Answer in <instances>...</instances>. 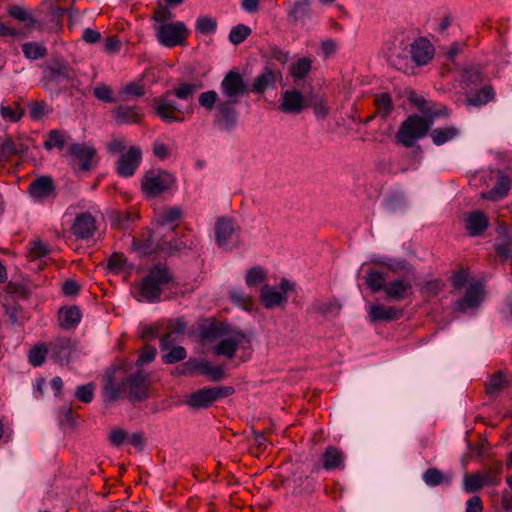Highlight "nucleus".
<instances>
[{
  "label": "nucleus",
  "mask_w": 512,
  "mask_h": 512,
  "mask_svg": "<svg viewBox=\"0 0 512 512\" xmlns=\"http://www.w3.org/2000/svg\"><path fill=\"white\" fill-rule=\"evenodd\" d=\"M28 150V140L23 138L13 140L10 136L0 138V161H8L11 156L24 155Z\"/></svg>",
  "instance_id": "18"
},
{
  "label": "nucleus",
  "mask_w": 512,
  "mask_h": 512,
  "mask_svg": "<svg viewBox=\"0 0 512 512\" xmlns=\"http://www.w3.org/2000/svg\"><path fill=\"white\" fill-rule=\"evenodd\" d=\"M189 31L182 22L161 24L157 27L158 41L166 47L182 44L188 37Z\"/></svg>",
  "instance_id": "9"
},
{
  "label": "nucleus",
  "mask_w": 512,
  "mask_h": 512,
  "mask_svg": "<svg viewBox=\"0 0 512 512\" xmlns=\"http://www.w3.org/2000/svg\"><path fill=\"white\" fill-rule=\"evenodd\" d=\"M311 14L310 1L309 0H294L293 4L290 5L288 15L295 22L309 18Z\"/></svg>",
  "instance_id": "34"
},
{
  "label": "nucleus",
  "mask_w": 512,
  "mask_h": 512,
  "mask_svg": "<svg viewBox=\"0 0 512 512\" xmlns=\"http://www.w3.org/2000/svg\"><path fill=\"white\" fill-rule=\"evenodd\" d=\"M220 91L225 99L239 102L240 96L246 94L248 90L242 75L236 71H230L221 81Z\"/></svg>",
  "instance_id": "10"
},
{
  "label": "nucleus",
  "mask_w": 512,
  "mask_h": 512,
  "mask_svg": "<svg viewBox=\"0 0 512 512\" xmlns=\"http://www.w3.org/2000/svg\"><path fill=\"white\" fill-rule=\"evenodd\" d=\"M375 104L377 106L378 111L383 113L384 116H386L391 110V97L388 94L383 93L376 97Z\"/></svg>",
  "instance_id": "64"
},
{
  "label": "nucleus",
  "mask_w": 512,
  "mask_h": 512,
  "mask_svg": "<svg viewBox=\"0 0 512 512\" xmlns=\"http://www.w3.org/2000/svg\"><path fill=\"white\" fill-rule=\"evenodd\" d=\"M494 98V91L492 87L485 86L481 90L472 92L467 96L466 102L472 106H482L487 104Z\"/></svg>",
  "instance_id": "38"
},
{
  "label": "nucleus",
  "mask_w": 512,
  "mask_h": 512,
  "mask_svg": "<svg viewBox=\"0 0 512 512\" xmlns=\"http://www.w3.org/2000/svg\"><path fill=\"white\" fill-rule=\"evenodd\" d=\"M218 101V94L212 90L201 93L198 98L199 104L208 110L213 109Z\"/></svg>",
  "instance_id": "58"
},
{
  "label": "nucleus",
  "mask_w": 512,
  "mask_h": 512,
  "mask_svg": "<svg viewBox=\"0 0 512 512\" xmlns=\"http://www.w3.org/2000/svg\"><path fill=\"white\" fill-rule=\"evenodd\" d=\"M312 61L308 57H302L291 65L290 73L294 80H302L311 71Z\"/></svg>",
  "instance_id": "41"
},
{
  "label": "nucleus",
  "mask_w": 512,
  "mask_h": 512,
  "mask_svg": "<svg viewBox=\"0 0 512 512\" xmlns=\"http://www.w3.org/2000/svg\"><path fill=\"white\" fill-rule=\"evenodd\" d=\"M156 353L157 351L155 347L145 345L137 358L136 365L140 367L142 365L152 362L156 357Z\"/></svg>",
  "instance_id": "59"
},
{
  "label": "nucleus",
  "mask_w": 512,
  "mask_h": 512,
  "mask_svg": "<svg viewBox=\"0 0 512 512\" xmlns=\"http://www.w3.org/2000/svg\"><path fill=\"white\" fill-rule=\"evenodd\" d=\"M183 215L181 208L170 207L159 213L156 217V223L159 226H166L179 220Z\"/></svg>",
  "instance_id": "42"
},
{
  "label": "nucleus",
  "mask_w": 512,
  "mask_h": 512,
  "mask_svg": "<svg viewBox=\"0 0 512 512\" xmlns=\"http://www.w3.org/2000/svg\"><path fill=\"white\" fill-rule=\"evenodd\" d=\"M95 149L85 144H73L70 147V154L81 161V169L88 170L91 166V159L95 155Z\"/></svg>",
  "instance_id": "29"
},
{
  "label": "nucleus",
  "mask_w": 512,
  "mask_h": 512,
  "mask_svg": "<svg viewBox=\"0 0 512 512\" xmlns=\"http://www.w3.org/2000/svg\"><path fill=\"white\" fill-rule=\"evenodd\" d=\"M162 353V361L166 364H174L186 358L187 353L184 347L174 345L169 350Z\"/></svg>",
  "instance_id": "44"
},
{
  "label": "nucleus",
  "mask_w": 512,
  "mask_h": 512,
  "mask_svg": "<svg viewBox=\"0 0 512 512\" xmlns=\"http://www.w3.org/2000/svg\"><path fill=\"white\" fill-rule=\"evenodd\" d=\"M484 298L483 286L472 280L465 288L464 296L454 302V310L466 312L477 308Z\"/></svg>",
  "instance_id": "13"
},
{
  "label": "nucleus",
  "mask_w": 512,
  "mask_h": 512,
  "mask_svg": "<svg viewBox=\"0 0 512 512\" xmlns=\"http://www.w3.org/2000/svg\"><path fill=\"white\" fill-rule=\"evenodd\" d=\"M505 382H506V380H505V377L502 374V372H497L490 378V380L487 384V392L489 394L496 393L497 391L504 388Z\"/></svg>",
  "instance_id": "62"
},
{
  "label": "nucleus",
  "mask_w": 512,
  "mask_h": 512,
  "mask_svg": "<svg viewBox=\"0 0 512 512\" xmlns=\"http://www.w3.org/2000/svg\"><path fill=\"white\" fill-rule=\"evenodd\" d=\"M46 356L50 358L48 344L35 346L29 352V362L35 367L40 366L43 364Z\"/></svg>",
  "instance_id": "48"
},
{
  "label": "nucleus",
  "mask_w": 512,
  "mask_h": 512,
  "mask_svg": "<svg viewBox=\"0 0 512 512\" xmlns=\"http://www.w3.org/2000/svg\"><path fill=\"white\" fill-rule=\"evenodd\" d=\"M367 312L372 323L397 320L403 315L402 309L396 306H386L381 303L368 305Z\"/></svg>",
  "instance_id": "20"
},
{
  "label": "nucleus",
  "mask_w": 512,
  "mask_h": 512,
  "mask_svg": "<svg viewBox=\"0 0 512 512\" xmlns=\"http://www.w3.org/2000/svg\"><path fill=\"white\" fill-rule=\"evenodd\" d=\"M127 440L128 433L124 429L115 428L111 430L109 435V441L113 446L119 447L123 445Z\"/></svg>",
  "instance_id": "63"
},
{
  "label": "nucleus",
  "mask_w": 512,
  "mask_h": 512,
  "mask_svg": "<svg viewBox=\"0 0 512 512\" xmlns=\"http://www.w3.org/2000/svg\"><path fill=\"white\" fill-rule=\"evenodd\" d=\"M135 249L142 254H151L156 251H162L169 254L180 252L187 247V241L179 238L162 239L156 233H149L147 238L134 240Z\"/></svg>",
  "instance_id": "7"
},
{
  "label": "nucleus",
  "mask_w": 512,
  "mask_h": 512,
  "mask_svg": "<svg viewBox=\"0 0 512 512\" xmlns=\"http://www.w3.org/2000/svg\"><path fill=\"white\" fill-rule=\"evenodd\" d=\"M149 374L138 369L129 374L120 385H115L111 377L104 387L105 396L110 400H116L121 395H126L131 401H141L148 397Z\"/></svg>",
  "instance_id": "2"
},
{
  "label": "nucleus",
  "mask_w": 512,
  "mask_h": 512,
  "mask_svg": "<svg viewBox=\"0 0 512 512\" xmlns=\"http://www.w3.org/2000/svg\"><path fill=\"white\" fill-rule=\"evenodd\" d=\"M142 161V151L138 146H131L119 155L116 172L121 177H131L135 174Z\"/></svg>",
  "instance_id": "11"
},
{
  "label": "nucleus",
  "mask_w": 512,
  "mask_h": 512,
  "mask_svg": "<svg viewBox=\"0 0 512 512\" xmlns=\"http://www.w3.org/2000/svg\"><path fill=\"white\" fill-rule=\"evenodd\" d=\"M237 101L230 99L219 100L217 104V113L214 122L222 129H232L237 121V111L235 106Z\"/></svg>",
  "instance_id": "16"
},
{
  "label": "nucleus",
  "mask_w": 512,
  "mask_h": 512,
  "mask_svg": "<svg viewBox=\"0 0 512 512\" xmlns=\"http://www.w3.org/2000/svg\"><path fill=\"white\" fill-rule=\"evenodd\" d=\"M0 113L4 119L10 120L13 122L20 120L21 117L23 116V110L21 108H19L18 106L13 108L9 105H1Z\"/></svg>",
  "instance_id": "60"
},
{
  "label": "nucleus",
  "mask_w": 512,
  "mask_h": 512,
  "mask_svg": "<svg viewBox=\"0 0 512 512\" xmlns=\"http://www.w3.org/2000/svg\"><path fill=\"white\" fill-rule=\"evenodd\" d=\"M409 53L410 51H408L406 47H403L402 45L395 46L389 49L387 53V59L389 63L396 69L403 72H408L410 69L408 56Z\"/></svg>",
  "instance_id": "26"
},
{
  "label": "nucleus",
  "mask_w": 512,
  "mask_h": 512,
  "mask_svg": "<svg viewBox=\"0 0 512 512\" xmlns=\"http://www.w3.org/2000/svg\"><path fill=\"white\" fill-rule=\"evenodd\" d=\"M276 77L277 76L275 72L266 69L263 73L255 78L252 90L257 93H263L267 89L274 86Z\"/></svg>",
  "instance_id": "37"
},
{
  "label": "nucleus",
  "mask_w": 512,
  "mask_h": 512,
  "mask_svg": "<svg viewBox=\"0 0 512 512\" xmlns=\"http://www.w3.org/2000/svg\"><path fill=\"white\" fill-rule=\"evenodd\" d=\"M422 111L425 119L417 115L409 116L399 128L397 138L406 147L412 146L417 139L425 136L435 118L448 115L446 108H423Z\"/></svg>",
  "instance_id": "3"
},
{
  "label": "nucleus",
  "mask_w": 512,
  "mask_h": 512,
  "mask_svg": "<svg viewBox=\"0 0 512 512\" xmlns=\"http://www.w3.org/2000/svg\"><path fill=\"white\" fill-rule=\"evenodd\" d=\"M8 13L18 21L27 22L28 26H33L36 23L34 17L26 9L20 6H11L8 9Z\"/></svg>",
  "instance_id": "51"
},
{
  "label": "nucleus",
  "mask_w": 512,
  "mask_h": 512,
  "mask_svg": "<svg viewBox=\"0 0 512 512\" xmlns=\"http://www.w3.org/2000/svg\"><path fill=\"white\" fill-rule=\"evenodd\" d=\"M121 100H129L133 97H141L145 94L143 84L139 82H130L123 85L120 89Z\"/></svg>",
  "instance_id": "45"
},
{
  "label": "nucleus",
  "mask_w": 512,
  "mask_h": 512,
  "mask_svg": "<svg viewBox=\"0 0 512 512\" xmlns=\"http://www.w3.org/2000/svg\"><path fill=\"white\" fill-rule=\"evenodd\" d=\"M423 481L428 486H437L445 481V476L437 468H429L423 474Z\"/></svg>",
  "instance_id": "54"
},
{
  "label": "nucleus",
  "mask_w": 512,
  "mask_h": 512,
  "mask_svg": "<svg viewBox=\"0 0 512 512\" xmlns=\"http://www.w3.org/2000/svg\"><path fill=\"white\" fill-rule=\"evenodd\" d=\"M81 319L80 309L76 306L62 309L59 312L60 326L65 329L75 327Z\"/></svg>",
  "instance_id": "33"
},
{
  "label": "nucleus",
  "mask_w": 512,
  "mask_h": 512,
  "mask_svg": "<svg viewBox=\"0 0 512 512\" xmlns=\"http://www.w3.org/2000/svg\"><path fill=\"white\" fill-rule=\"evenodd\" d=\"M196 29L202 34H213L217 29V21L210 16H199L196 20Z\"/></svg>",
  "instance_id": "49"
},
{
  "label": "nucleus",
  "mask_w": 512,
  "mask_h": 512,
  "mask_svg": "<svg viewBox=\"0 0 512 512\" xmlns=\"http://www.w3.org/2000/svg\"><path fill=\"white\" fill-rule=\"evenodd\" d=\"M510 189V180L506 176H501L495 186L486 193H482L481 197L483 199L491 200V201H497L499 199H502L505 197Z\"/></svg>",
  "instance_id": "32"
},
{
  "label": "nucleus",
  "mask_w": 512,
  "mask_h": 512,
  "mask_svg": "<svg viewBox=\"0 0 512 512\" xmlns=\"http://www.w3.org/2000/svg\"><path fill=\"white\" fill-rule=\"evenodd\" d=\"M29 256L32 259H40L49 254L50 248L47 244L43 243L40 240H36L29 243Z\"/></svg>",
  "instance_id": "53"
},
{
  "label": "nucleus",
  "mask_w": 512,
  "mask_h": 512,
  "mask_svg": "<svg viewBox=\"0 0 512 512\" xmlns=\"http://www.w3.org/2000/svg\"><path fill=\"white\" fill-rule=\"evenodd\" d=\"M251 34V29L243 24H239L232 28L229 34L231 43L238 45L242 43Z\"/></svg>",
  "instance_id": "52"
},
{
  "label": "nucleus",
  "mask_w": 512,
  "mask_h": 512,
  "mask_svg": "<svg viewBox=\"0 0 512 512\" xmlns=\"http://www.w3.org/2000/svg\"><path fill=\"white\" fill-rule=\"evenodd\" d=\"M175 177L165 170L151 169L141 179V189L147 198H156L173 189Z\"/></svg>",
  "instance_id": "5"
},
{
  "label": "nucleus",
  "mask_w": 512,
  "mask_h": 512,
  "mask_svg": "<svg viewBox=\"0 0 512 512\" xmlns=\"http://www.w3.org/2000/svg\"><path fill=\"white\" fill-rule=\"evenodd\" d=\"M114 121L119 124H136L141 121L142 112L137 106L118 105L111 111Z\"/></svg>",
  "instance_id": "23"
},
{
  "label": "nucleus",
  "mask_w": 512,
  "mask_h": 512,
  "mask_svg": "<svg viewBox=\"0 0 512 512\" xmlns=\"http://www.w3.org/2000/svg\"><path fill=\"white\" fill-rule=\"evenodd\" d=\"M346 456L342 450L335 446H329L322 454V468L327 471L343 470Z\"/></svg>",
  "instance_id": "24"
},
{
  "label": "nucleus",
  "mask_w": 512,
  "mask_h": 512,
  "mask_svg": "<svg viewBox=\"0 0 512 512\" xmlns=\"http://www.w3.org/2000/svg\"><path fill=\"white\" fill-rule=\"evenodd\" d=\"M308 106L305 96L297 89L282 92L279 109L286 114H300Z\"/></svg>",
  "instance_id": "14"
},
{
  "label": "nucleus",
  "mask_w": 512,
  "mask_h": 512,
  "mask_svg": "<svg viewBox=\"0 0 512 512\" xmlns=\"http://www.w3.org/2000/svg\"><path fill=\"white\" fill-rule=\"evenodd\" d=\"M47 344L50 359L60 364L68 363L77 349V342L68 337L55 338Z\"/></svg>",
  "instance_id": "12"
},
{
  "label": "nucleus",
  "mask_w": 512,
  "mask_h": 512,
  "mask_svg": "<svg viewBox=\"0 0 512 512\" xmlns=\"http://www.w3.org/2000/svg\"><path fill=\"white\" fill-rule=\"evenodd\" d=\"M294 290L295 283L283 278L278 285H263L259 299L266 309L283 308L288 303L289 293Z\"/></svg>",
  "instance_id": "6"
},
{
  "label": "nucleus",
  "mask_w": 512,
  "mask_h": 512,
  "mask_svg": "<svg viewBox=\"0 0 512 512\" xmlns=\"http://www.w3.org/2000/svg\"><path fill=\"white\" fill-rule=\"evenodd\" d=\"M183 329H184V327L180 326L179 328H177L173 331H170V332H167L164 334H160L159 337H160L161 352H165V351L169 350L170 347L177 345L179 335H180V333L183 332Z\"/></svg>",
  "instance_id": "47"
},
{
  "label": "nucleus",
  "mask_w": 512,
  "mask_h": 512,
  "mask_svg": "<svg viewBox=\"0 0 512 512\" xmlns=\"http://www.w3.org/2000/svg\"><path fill=\"white\" fill-rule=\"evenodd\" d=\"M51 112V108L43 101L30 104V116L33 120H41Z\"/></svg>",
  "instance_id": "56"
},
{
  "label": "nucleus",
  "mask_w": 512,
  "mask_h": 512,
  "mask_svg": "<svg viewBox=\"0 0 512 512\" xmlns=\"http://www.w3.org/2000/svg\"><path fill=\"white\" fill-rule=\"evenodd\" d=\"M171 280L172 276L167 267L162 265L153 266L139 285L138 301L149 303L158 301L164 287Z\"/></svg>",
  "instance_id": "4"
},
{
  "label": "nucleus",
  "mask_w": 512,
  "mask_h": 512,
  "mask_svg": "<svg viewBox=\"0 0 512 512\" xmlns=\"http://www.w3.org/2000/svg\"><path fill=\"white\" fill-rule=\"evenodd\" d=\"M48 70L50 76L55 80H69L73 76L71 68L62 62H55L51 64Z\"/></svg>",
  "instance_id": "46"
},
{
  "label": "nucleus",
  "mask_w": 512,
  "mask_h": 512,
  "mask_svg": "<svg viewBox=\"0 0 512 512\" xmlns=\"http://www.w3.org/2000/svg\"><path fill=\"white\" fill-rule=\"evenodd\" d=\"M488 227V218L480 210L469 213L466 217V229L471 236L481 235Z\"/></svg>",
  "instance_id": "27"
},
{
  "label": "nucleus",
  "mask_w": 512,
  "mask_h": 512,
  "mask_svg": "<svg viewBox=\"0 0 512 512\" xmlns=\"http://www.w3.org/2000/svg\"><path fill=\"white\" fill-rule=\"evenodd\" d=\"M95 386L92 383L81 385L76 388L75 396L84 403H90L94 398Z\"/></svg>",
  "instance_id": "57"
},
{
  "label": "nucleus",
  "mask_w": 512,
  "mask_h": 512,
  "mask_svg": "<svg viewBox=\"0 0 512 512\" xmlns=\"http://www.w3.org/2000/svg\"><path fill=\"white\" fill-rule=\"evenodd\" d=\"M487 485L498 486L501 483L502 462L495 461L487 466L484 470H480Z\"/></svg>",
  "instance_id": "39"
},
{
  "label": "nucleus",
  "mask_w": 512,
  "mask_h": 512,
  "mask_svg": "<svg viewBox=\"0 0 512 512\" xmlns=\"http://www.w3.org/2000/svg\"><path fill=\"white\" fill-rule=\"evenodd\" d=\"M169 97L170 93H167L165 96L154 99V109L157 115L166 123L182 121V111Z\"/></svg>",
  "instance_id": "15"
},
{
  "label": "nucleus",
  "mask_w": 512,
  "mask_h": 512,
  "mask_svg": "<svg viewBox=\"0 0 512 512\" xmlns=\"http://www.w3.org/2000/svg\"><path fill=\"white\" fill-rule=\"evenodd\" d=\"M194 372L207 376L213 381H219L225 377L223 367L214 365L208 360H200L194 363Z\"/></svg>",
  "instance_id": "28"
},
{
  "label": "nucleus",
  "mask_w": 512,
  "mask_h": 512,
  "mask_svg": "<svg viewBox=\"0 0 512 512\" xmlns=\"http://www.w3.org/2000/svg\"><path fill=\"white\" fill-rule=\"evenodd\" d=\"M201 336L212 342L214 355L227 359H233L238 349L251 347V339L246 333L222 322H210L203 326Z\"/></svg>",
  "instance_id": "1"
},
{
  "label": "nucleus",
  "mask_w": 512,
  "mask_h": 512,
  "mask_svg": "<svg viewBox=\"0 0 512 512\" xmlns=\"http://www.w3.org/2000/svg\"><path fill=\"white\" fill-rule=\"evenodd\" d=\"M459 135V129L455 126L444 128H437L431 131L430 137L436 145H443L444 143L455 139Z\"/></svg>",
  "instance_id": "35"
},
{
  "label": "nucleus",
  "mask_w": 512,
  "mask_h": 512,
  "mask_svg": "<svg viewBox=\"0 0 512 512\" xmlns=\"http://www.w3.org/2000/svg\"><path fill=\"white\" fill-rule=\"evenodd\" d=\"M215 241L219 248L232 250L239 244V226L228 217H220L215 223Z\"/></svg>",
  "instance_id": "8"
},
{
  "label": "nucleus",
  "mask_w": 512,
  "mask_h": 512,
  "mask_svg": "<svg viewBox=\"0 0 512 512\" xmlns=\"http://www.w3.org/2000/svg\"><path fill=\"white\" fill-rule=\"evenodd\" d=\"M384 292L387 299L401 301L412 293V285L409 281L398 279L387 283Z\"/></svg>",
  "instance_id": "25"
},
{
  "label": "nucleus",
  "mask_w": 512,
  "mask_h": 512,
  "mask_svg": "<svg viewBox=\"0 0 512 512\" xmlns=\"http://www.w3.org/2000/svg\"><path fill=\"white\" fill-rule=\"evenodd\" d=\"M365 282L367 286L373 291L378 292L383 290L386 286V276L375 269H369L366 273Z\"/></svg>",
  "instance_id": "40"
},
{
  "label": "nucleus",
  "mask_w": 512,
  "mask_h": 512,
  "mask_svg": "<svg viewBox=\"0 0 512 512\" xmlns=\"http://www.w3.org/2000/svg\"><path fill=\"white\" fill-rule=\"evenodd\" d=\"M267 271L261 266H254L247 270L245 275V283L251 288L255 287L266 280Z\"/></svg>",
  "instance_id": "43"
},
{
  "label": "nucleus",
  "mask_w": 512,
  "mask_h": 512,
  "mask_svg": "<svg viewBox=\"0 0 512 512\" xmlns=\"http://www.w3.org/2000/svg\"><path fill=\"white\" fill-rule=\"evenodd\" d=\"M72 234L82 240L90 239L96 231V220L90 213L85 212L76 216L71 227Z\"/></svg>",
  "instance_id": "19"
},
{
  "label": "nucleus",
  "mask_w": 512,
  "mask_h": 512,
  "mask_svg": "<svg viewBox=\"0 0 512 512\" xmlns=\"http://www.w3.org/2000/svg\"><path fill=\"white\" fill-rule=\"evenodd\" d=\"M68 139L69 135L67 132L54 129L47 134L43 146L47 151H50L54 148L62 150L65 147Z\"/></svg>",
  "instance_id": "31"
},
{
  "label": "nucleus",
  "mask_w": 512,
  "mask_h": 512,
  "mask_svg": "<svg viewBox=\"0 0 512 512\" xmlns=\"http://www.w3.org/2000/svg\"><path fill=\"white\" fill-rule=\"evenodd\" d=\"M229 298L234 305L244 311H252L254 307V298L241 288H232L229 291Z\"/></svg>",
  "instance_id": "30"
},
{
  "label": "nucleus",
  "mask_w": 512,
  "mask_h": 512,
  "mask_svg": "<svg viewBox=\"0 0 512 512\" xmlns=\"http://www.w3.org/2000/svg\"><path fill=\"white\" fill-rule=\"evenodd\" d=\"M55 186L52 178L42 176L35 179L29 187L31 197L38 202H43L54 195Z\"/></svg>",
  "instance_id": "21"
},
{
  "label": "nucleus",
  "mask_w": 512,
  "mask_h": 512,
  "mask_svg": "<svg viewBox=\"0 0 512 512\" xmlns=\"http://www.w3.org/2000/svg\"><path fill=\"white\" fill-rule=\"evenodd\" d=\"M485 485L487 484L480 470L475 473L465 474L463 477L462 487L467 493H475L481 490Z\"/></svg>",
  "instance_id": "36"
},
{
  "label": "nucleus",
  "mask_w": 512,
  "mask_h": 512,
  "mask_svg": "<svg viewBox=\"0 0 512 512\" xmlns=\"http://www.w3.org/2000/svg\"><path fill=\"white\" fill-rule=\"evenodd\" d=\"M233 392L232 387H206L194 392V408H206Z\"/></svg>",
  "instance_id": "17"
},
{
  "label": "nucleus",
  "mask_w": 512,
  "mask_h": 512,
  "mask_svg": "<svg viewBox=\"0 0 512 512\" xmlns=\"http://www.w3.org/2000/svg\"><path fill=\"white\" fill-rule=\"evenodd\" d=\"M24 55L32 60L43 58L46 55V48L35 42H28L22 46Z\"/></svg>",
  "instance_id": "50"
},
{
  "label": "nucleus",
  "mask_w": 512,
  "mask_h": 512,
  "mask_svg": "<svg viewBox=\"0 0 512 512\" xmlns=\"http://www.w3.org/2000/svg\"><path fill=\"white\" fill-rule=\"evenodd\" d=\"M410 54L417 65H426L434 56V47L429 40L419 38L412 43Z\"/></svg>",
  "instance_id": "22"
},
{
  "label": "nucleus",
  "mask_w": 512,
  "mask_h": 512,
  "mask_svg": "<svg viewBox=\"0 0 512 512\" xmlns=\"http://www.w3.org/2000/svg\"><path fill=\"white\" fill-rule=\"evenodd\" d=\"M451 281L453 287L457 290L466 288L470 282L468 272L463 269L454 272L453 275L451 276Z\"/></svg>",
  "instance_id": "61"
},
{
  "label": "nucleus",
  "mask_w": 512,
  "mask_h": 512,
  "mask_svg": "<svg viewBox=\"0 0 512 512\" xmlns=\"http://www.w3.org/2000/svg\"><path fill=\"white\" fill-rule=\"evenodd\" d=\"M94 96L105 103H114L116 99L113 96V90L106 84H100L93 90Z\"/></svg>",
  "instance_id": "55"
}]
</instances>
